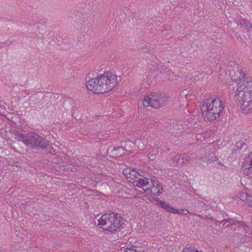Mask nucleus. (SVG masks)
<instances>
[{
  "mask_svg": "<svg viewBox=\"0 0 252 252\" xmlns=\"http://www.w3.org/2000/svg\"><path fill=\"white\" fill-rule=\"evenodd\" d=\"M232 81H240L236 91L237 104L245 113L252 111V81L242 70H237L235 75L230 73Z\"/></svg>",
  "mask_w": 252,
  "mask_h": 252,
  "instance_id": "1",
  "label": "nucleus"
},
{
  "mask_svg": "<svg viewBox=\"0 0 252 252\" xmlns=\"http://www.w3.org/2000/svg\"><path fill=\"white\" fill-rule=\"evenodd\" d=\"M223 109L220 98L213 97L207 99L201 107L203 116L210 121L219 118Z\"/></svg>",
  "mask_w": 252,
  "mask_h": 252,
  "instance_id": "2",
  "label": "nucleus"
},
{
  "mask_svg": "<svg viewBox=\"0 0 252 252\" xmlns=\"http://www.w3.org/2000/svg\"><path fill=\"white\" fill-rule=\"evenodd\" d=\"M15 138L23 142L27 146H30L32 149H46L49 145V141L35 132H30L26 135L16 132L14 133Z\"/></svg>",
  "mask_w": 252,
  "mask_h": 252,
  "instance_id": "3",
  "label": "nucleus"
},
{
  "mask_svg": "<svg viewBox=\"0 0 252 252\" xmlns=\"http://www.w3.org/2000/svg\"><path fill=\"white\" fill-rule=\"evenodd\" d=\"M121 220L117 213L106 214L98 220V225L104 230L113 232L120 228Z\"/></svg>",
  "mask_w": 252,
  "mask_h": 252,
  "instance_id": "4",
  "label": "nucleus"
},
{
  "mask_svg": "<svg viewBox=\"0 0 252 252\" xmlns=\"http://www.w3.org/2000/svg\"><path fill=\"white\" fill-rule=\"evenodd\" d=\"M100 79L103 94L112 90L118 83L117 76L109 71H105L103 74H100Z\"/></svg>",
  "mask_w": 252,
  "mask_h": 252,
  "instance_id": "5",
  "label": "nucleus"
},
{
  "mask_svg": "<svg viewBox=\"0 0 252 252\" xmlns=\"http://www.w3.org/2000/svg\"><path fill=\"white\" fill-rule=\"evenodd\" d=\"M100 74L94 78L89 79L86 81V87L89 90L96 94H103L101 85L100 83Z\"/></svg>",
  "mask_w": 252,
  "mask_h": 252,
  "instance_id": "6",
  "label": "nucleus"
},
{
  "mask_svg": "<svg viewBox=\"0 0 252 252\" xmlns=\"http://www.w3.org/2000/svg\"><path fill=\"white\" fill-rule=\"evenodd\" d=\"M129 182L132 183L134 186L144 189L149 184V179L139 174L136 171L131 179Z\"/></svg>",
  "mask_w": 252,
  "mask_h": 252,
  "instance_id": "7",
  "label": "nucleus"
},
{
  "mask_svg": "<svg viewBox=\"0 0 252 252\" xmlns=\"http://www.w3.org/2000/svg\"><path fill=\"white\" fill-rule=\"evenodd\" d=\"M152 186L150 188H144L143 189L147 193H151L155 196L160 195L162 192V187L160 186L159 182L157 180L151 179Z\"/></svg>",
  "mask_w": 252,
  "mask_h": 252,
  "instance_id": "8",
  "label": "nucleus"
},
{
  "mask_svg": "<svg viewBox=\"0 0 252 252\" xmlns=\"http://www.w3.org/2000/svg\"><path fill=\"white\" fill-rule=\"evenodd\" d=\"M155 101L157 103L155 104V108H159L164 106L168 101L169 95L165 94H161L155 92Z\"/></svg>",
  "mask_w": 252,
  "mask_h": 252,
  "instance_id": "9",
  "label": "nucleus"
},
{
  "mask_svg": "<svg viewBox=\"0 0 252 252\" xmlns=\"http://www.w3.org/2000/svg\"><path fill=\"white\" fill-rule=\"evenodd\" d=\"M155 98H157L155 97V93L149 94L142 100L143 106L145 107H151L155 108V104L157 103Z\"/></svg>",
  "mask_w": 252,
  "mask_h": 252,
  "instance_id": "10",
  "label": "nucleus"
},
{
  "mask_svg": "<svg viewBox=\"0 0 252 252\" xmlns=\"http://www.w3.org/2000/svg\"><path fill=\"white\" fill-rule=\"evenodd\" d=\"M234 22L236 23L237 25L244 27L249 32L252 31V25L249 20L243 18L240 16H237L235 18Z\"/></svg>",
  "mask_w": 252,
  "mask_h": 252,
  "instance_id": "11",
  "label": "nucleus"
},
{
  "mask_svg": "<svg viewBox=\"0 0 252 252\" xmlns=\"http://www.w3.org/2000/svg\"><path fill=\"white\" fill-rule=\"evenodd\" d=\"M250 157V154L246 157L245 159V163H244L243 168L244 172L249 178H252V159Z\"/></svg>",
  "mask_w": 252,
  "mask_h": 252,
  "instance_id": "12",
  "label": "nucleus"
},
{
  "mask_svg": "<svg viewBox=\"0 0 252 252\" xmlns=\"http://www.w3.org/2000/svg\"><path fill=\"white\" fill-rule=\"evenodd\" d=\"M190 159V157L187 155L177 154L174 156L173 160L177 163L184 164L188 163Z\"/></svg>",
  "mask_w": 252,
  "mask_h": 252,
  "instance_id": "13",
  "label": "nucleus"
},
{
  "mask_svg": "<svg viewBox=\"0 0 252 252\" xmlns=\"http://www.w3.org/2000/svg\"><path fill=\"white\" fill-rule=\"evenodd\" d=\"M240 199L245 204L250 207H252V196L249 195L247 192H241L239 194Z\"/></svg>",
  "mask_w": 252,
  "mask_h": 252,
  "instance_id": "14",
  "label": "nucleus"
},
{
  "mask_svg": "<svg viewBox=\"0 0 252 252\" xmlns=\"http://www.w3.org/2000/svg\"><path fill=\"white\" fill-rule=\"evenodd\" d=\"M202 159L207 164H209L215 161H217L218 160V158L216 156L214 155V154L211 152L210 153L206 154L202 158Z\"/></svg>",
  "mask_w": 252,
  "mask_h": 252,
  "instance_id": "15",
  "label": "nucleus"
},
{
  "mask_svg": "<svg viewBox=\"0 0 252 252\" xmlns=\"http://www.w3.org/2000/svg\"><path fill=\"white\" fill-rule=\"evenodd\" d=\"M157 204L159 205L161 208L165 209L166 211L172 213L174 207L170 205L169 203L164 201H160L159 199H157L155 200Z\"/></svg>",
  "mask_w": 252,
  "mask_h": 252,
  "instance_id": "16",
  "label": "nucleus"
},
{
  "mask_svg": "<svg viewBox=\"0 0 252 252\" xmlns=\"http://www.w3.org/2000/svg\"><path fill=\"white\" fill-rule=\"evenodd\" d=\"M237 223L238 222L232 219L225 220L220 221V223H222L223 225H225L226 227L229 225H236Z\"/></svg>",
  "mask_w": 252,
  "mask_h": 252,
  "instance_id": "17",
  "label": "nucleus"
},
{
  "mask_svg": "<svg viewBox=\"0 0 252 252\" xmlns=\"http://www.w3.org/2000/svg\"><path fill=\"white\" fill-rule=\"evenodd\" d=\"M182 252H199L196 249L193 247L190 246L184 248Z\"/></svg>",
  "mask_w": 252,
  "mask_h": 252,
  "instance_id": "18",
  "label": "nucleus"
},
{
  "mask_svg": "<svg viewBox=\"0 0 252 252\" xmlns=\"http://www.w3.org/2000/svg\"><path fill=\"white\" fill-rule=\"evenodd\" d=\"M131 170L132 169H131L130 168H125L123 171V174L126 178H127Z\"/></svg>",
  "mask_w": 252,
  "mask_h": 252,
  "instance_id": "19",
  "label": "nucleus"
},
{
  "mask_svg": "<svg viewBox=\"0 0 252 252\" xmlns=\"http://www.w3.org/2000/svg\"><path fill=\"white\" fill-rule=\"evenodd\" d=\"M184 209H183L178 210L174 208L172 213L177 214H183V213H184Z\"/></svg>",
  "mask_w": 252,
  "mask_h": 252,
  "instance_id": "20",
  "label": "nucleus"
},
{
  "mask_svg": "<svg viewBox=\"0 0 252 252\" xmlns=\"http://www.w3.org/2000/svg\"><path fill=\"white\" fill-rule=\"evenodd\" d=\"M136 171L135 169H132V170L131 171L129 175L128 176V177L126 178V179L128 180V182H129V179H131V178L133 176L134 174H135V172Z\"/></svg>",
  "mask_w": 252,
  "mask_h": 252,
  "instance_id": "21",
  "label": "nucleus"
},
{
  "mask_svg": "<svg viewBox=\"0 0 252 252\" xmlns=\"http://www.w3.org/2000/svg\"><path fill=\"white\" fill-rule=\"evenodd\" d=\"M149 158H150L151 160H153L155 158V155L153 154H150L149 155Z\"/></svg>",
  "mask_w": 252,
  "mask_h": 252,
  "instance_id": "22",
  "label": "nucleus"
},
{
  "mask_svg": "<svg viewBox=\"0 0 252 252\" xmlns=\"http://www.w3.org/2000/svg\"><path fill=\"white\" fill-rule=\"evenodd\" d=\"M202 135L201 134H198L197 135H196V139L197 140H200V141H202L201 140V138L202 137Z\"/></svg>",
  "mask_w": 252,
  "mask_h": 252,
  "instance_id": "23",
  "label": "nucleus"
},
{
  "mask_svg": "<svg viewBox=\"0 0 252 252\" xmlns=\"http://www.w3.org/2000/svg\"><path fill=\"white\" fill-rule=\"evenodd\" d=\"M216 162H217V164L218 165H219L220 166H223V164L220 160H219V158H218V160Z\"/></svg>",
  "mask_w": 252,
  "mask_h": 252,
  "instance_id": "24",
  "label": "nucleus"
},
{
  "mask_svg": "<svg viewBox=\"0 0 252 252\" xmlns=\"http://www.w3.org/2000/svg\"><path fill=\"white\" fill-rule=\"evenodd\" d=\"M189 211L188 210H186V209H184V213H183V215H187L188 214H189Z\"/></svg>",
  "mask_w": 252,
  "mask_h": 252,
  "instance_id": "25",
  "label": "nucleus"
},
{
  "mask_svg": "<svg viewBox=\"0 0 252 252\" xmlns=\"http://www.w3.org/2000/svg\"><path fill=\"white\" fill-rule=\"evenodd\" d=\"M196 216H197L199 217L200 218H201V216L199 215H197Z\"/></svg>",
  "mask_w": 252,
  "mask_h": 252,
  "instance_id": "26",
  "label": "nucleus"
},
{
  "mask_svg": "<svg viewBox=\"0 0 252 252\" xmlns=\"http://www.w3.org/2000/svg\"><path fill=\"white\" fill-rule=\"evenodd\" d=\"M133 252H136L134 251Z\"/></svg>",
  "mask_w": 252,
  "mask_h": 252,
  "instance_id": "27",
  "label": "nucleus"
}]
</instances>
